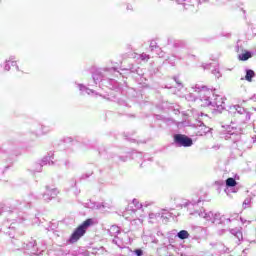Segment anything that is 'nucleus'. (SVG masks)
Segmentation results:
<instances>
[{
  "mask_svg": "<svg viewBox=\"0 0 256 256\" xmlns=\"http://www.w3.org/2000/svg\"><path fill=\"white\" fill-rule=\"evenodd\" d=\"M196 127V135L197 137H203L204 135H207V133H210L211 128H209L203 121L199 120L197 124H195Z\"/></svg>",
  "mask_w": 256,
  "mask_h": 256,
  "instance_id": "a211bd4d",
  "label": "nucleus"
},
{
  "mask_svg": "<svg viewBox=\"0 0 256 256\" xmlns=\"http://www.w3.org/2000/svg\"><path fill=\"white\" fill-rule=\"evenodd\" d=\"M192 239H194V241H198V243H199V241L201 240V238H199V237H197V236L192 237Z\"/></svg>",
  "mask_w": 256,
  "mask_h": 256,
  "instance_id": "49530a36",
  "label": "nucleus"
},
{
  "mask_svg": "<svg viewBox=\"0 0 256 256\" xmlns=\"http://www.w3.org/2000/svg\"><path fill=\"white\" fill-rule=\"evenodd\" d=\"M198 89L209 90L208 88H206V86H200L199 84H196L194 87L191 88V91L188 94H186V100L197 101V99H199V101H201V93L198 91Z\"/></svg>",
  "mask_w": 256,
  "mask_h": 256,
  "instance_id": "f8f14e48",
  "label": "nucleus"
},
{
  "mask_svg": "<svg viewBox=\"0 0 256 256\" xmlns=\"http://www.w3.org/2000/svg\"><path fill=\"white\" fill-rule=\"evenodd\" d=\"M150 50H151V51H160L161 48H159V47L157 46V42L151 41V42H150Z\"/></svg>",
  "mask_w": 256,
  "mask_h": 256,
  "instance_id": "2f4dec72",
  "label": "nucleus"
},
{
  "mask_svg": "<svg viewBox=\"0 0 256 256\" xmlns=\"http://www.w3.org/2000/svg\"><path fill=\"white\" fill-rule=\"evenodd\" d=\"M223 233H225V229H220V230L218 231V235H223Z\"/></svg>",
  "mask_w": 256,
  "mask_h": 256,
  "instance_id": "a18cd8bd",
  "label": "nucleus"
},
{
  "mask_svg": "<svg viewBox=\"0 0 256 256\" xmlns=\"http://www.w3.org/2000/svg\"><path fill=\"white\" fill-rule=\"evenodd\" d=\"M209 0H191L189 3H184V9L186 11H190L191 13H197L199 11V5H203V3H208Z\"/></svg>",
  "mask_w": 256,
  "mask_h": 256,
  "instance_id": "4468645a",
  "label": "nucleus"
},
{
  "mask_svg": "<svg viewBox=\"0 0 256 256\" xmlns=\"http://www.w3.org/2000/svg\"><path fill=\"white\" fill-rule=\"evenodd\" d=\"M236 51L237 53H239V46H236Z\"/></svg>",
  "mask_w": 256,
  "mask_h": 256,
  "instance_id": "5fc2aeb1",
  "label": "nucleus"
},
{
  "mask_svg": "<svg viewBox=\"0 0 256 256\" xmlns=\"http://www.w3.org/2000/svg\"><path fill=\"white\" fill-rule=\"evenodd\" d=\"M241 135H243V129L234 125H228L222 134V139L232 141L235 145L234 147H236L238 151H247V149H251V141L241 140Z\"/></svg>",
  "mask_w": 256,
  "mask_h": 256,
  "instance_id": "20e7f679",
  "label": "nucleus"
},
{
  "mask_svg": "<svg viewBox=\"0 0 256 256\" xmlns=\"http://www.w3.org/2000/svg\"><path fill=\"white\" fill-rule=\"evenodd\" d=\"M230 113H234V117H237L240 115L244 121H250L251 120V112L245 110V108L236 105L230 107Z\"/></svg>",
  "mask_w": 256,
  "mask_h": 256,
  "instance_id": "9b49d317",
  "label": "nucleus"
},
{
  "mask_svg": "<svg viewBox=\"0 0 256 256\" xmlns=\"http://www.w3.org/2000/svg\"><path fill=\"white\" fill-rule=\"evenodd\" d=\"M203 202H205V199L200 197L198 199H192V201H188L184 204V207H187L190 211V215H198V217H202V219H205L206 221H210L213 225L219 226V225H225L226 223H231V219H226L224 216H221L220 213H213V211H205V209H197L198 207H201L203 205Z\"/></svg>",
  "mask_w": 256,
  "mask_h": 256,
  "instance_id": "f03ea898",
  "label": "nucleus"
},
{
  "mask_svg": "<svg viewBox=\"0 0 256 256\" xmlns=\"http://www.w3.org/2000/svg\"><path fill=\"white\" fill-rule=\"evenodd\" d=\"M140 59L141 61H149V59H151V56H149V54L142 53L140 54Z\"/></svg>",
  "mask_w": 256,
  "mask_h": 256,
  "instance_id": "72a5a7b5",
  "label": "nucleus"
},
{
  "mask_svg": "<svg viewBox=\"0 0 256 256\" xmlns=\"http://www.w3.org/2000/svg\"><path fill=\"white\" fill-rule=\"evenodd\" d=\"M249 205H251V197H247L244 200V202L242 204V207H243V209H247V207H249Z\"/></svg>",
  "mask_w": 256,
  "mask_h": 256,
  "instance_id": "473e14b6",
  "label": "nucleus"
},
{
  "mask_svg": "<svg viewBox=\"0 0 256 256\" xmlns=\"http://www.w3.org/2000/svg\"><path fill=\"white\" fill-rule=\"evenodd\" d=\"M95 223V220L92 218L86 219L83 223H81L71 234L67 243L73 245V243H77L81 237H83L87 233V229L91 227Z\"/></svg>",
  "mask_w": 256,
  "mask_h": 256,
  "instance_id": "423d86ee",
  "label": "nucleus"
},
{
  "mask_svg": "<svg viewBox=\"0 0 256 256\" xmlns=\"http://www.w3.org/2000/svg\"><path fill=\"white\" fill-rule=\"evenodd\" d=\"M246 251H247V249H244V250L242 251V253L245 255Z\"/></svg>",
  "mask_w": 256,
  "mask_h": 256,
  "instance_id": "6e6d98bb",
  "label": "nucleus"
},
{
  "mask_svg": "<svg viewBox=\"0 0 256 256\" xmlns=\"http://www.w3.org/2000/svg\"><path fill=\"white\" fill-rule=\"evenodd\" d=\"M252 101H256V95L254 94L251 98Z\"/></svg>",
  "mask_w": 256,
  "mask_h": 256,
  "instance_id": "8fccbe9b",
  "label": "nucleus"
},
{
  "mask_svg": "<svg viewBox=\"0 0 256 256\" xmlns=\"http://www.w3.org/2000/svg\"><path fill=\"white\" fill-rule=\"evenodd\" d=\"M91 175H93V172L83 174V175L81 176V179H89V177H91Z\"/></svg>",
  "mask_w": 256,
  "mask_h": 256,
  "instance_id": "4c0bfd02",
  "label": "nucleus"
},
{
  "mask_svg": "<svg viewBox=\"0 0 256 256\" xmlns=\"http://www.w3.org/2000/svg\"><path fill=\"white\" fill-rule=\"evenodd\" d=\"M115 151V148H107L103 145L98 148V153L101 157H104L105 159H115L116 157V161L125 163V161H127V156H115Z\"/></svg>",
  "mask_w": 256,
  "mask_h": 256,
  "instance_id": "1a4fd4ad",
  "label": "nucleus"
},
{
  "mask_svg": "<svg viewBox=\"0 0 256 256\" xmlns=\"http://www.w3.org/2000/svg\"><path fill=\"white\" fill-rule=\"evenodd\" d=\"M254 53L253 51L244 50L241 54H238L239 61H249L251 57H253Z\"/></svg>",
  "mask_w": 256,
  "mask_h": 256,
  "instance_id": "5701e85b",
  "label": "nucleus"
},
{
  "mask_svg": "<svg viewBox=\"0 0 256 256\" xmlns=\"http://www.w3.org/2000/svg\"><path fill=\"white\" fill-rule=\"evenodd\" d=\"M55 159L53 152H49L47 156L42 158V160L39 162H36L34 164V168L32 169L33 173H41L43 171L44 165H49L50 167H55L57 165V160Z\"/></svg>",
  "mask_w": 256,
  "mask_h": 256,
  "instance_id": "6e6552de",
  "label": "nucleus"
},
{
  "mask_svg": "<svg viewBox=\"0 0 256 256\" xmlns=\"http://www.w3.org/2000/svg\"><path fill=\"white\" fill-rule=\"evenodd\" d=\"M63 142L66 144H71L73 143V139L71 137H66L63 139Z\"/></svg>",
  "mask_w": 256,
  "mask_h": 256,
  "instance_id": "e433bc0d",
  "label": "nucleus"
},
{
  "mask_svg": "<svg viewBox=\"0 0 256 256\" xmlns=\"http://www.w3.org/2000/svg\"><path fill=\"white\" fill-rule=\"evenodd\" d=\"M236 186H237V180H235V178L230 177L226 179L225 193H227V191H229L230 189H233V187H236Z\"/></svg>",
  "mask_w": 256,
  "mask_h": 256,
  "instance_id": "393cba45",
  "label": "nucleus"
},
{
  "mask_svg": "<svg viewBox=\"0 0 256 256\" xmlns=\"http://www.w3.org/2000/svg\"><path fill=\"white\" fill-rule=\"evenodd\" d=\"M173 79L178 87H183V83H181V80H179V76H174Z\"/></svg>",
  "mask_w": 256,
  "mask_h": 256,
  "instance_id": "f704fd0d",
  "label": "nucleus"
},
{
  "mask_svg": "<svg viewBox=\"0 0 256 256\" xmlns=\"http://www.w3.org/2000/svg\"><path fill=\"white\" fill-rule=\"evenodd\" d=\"M33 199H41V197L30 194L25 200H15L10 205L0 202V217L3 219L4 227H9L7 223H11V221H16V223L27 221V214L23 213V209L31 207Z\"/></svg>",
  "mask_w": 256,
  "mask_h": 256,
  "instance_id": "f257e3e1",
  "label": "nucleus"
},
{
  "mask_svg": "<svg viewBox=\"0 0 256 256\" xmlns=\"http://www.w3.org/2000/svg\"><path fill=\"white\" fill-rule=\"evenodd\" d=\"M250 243H256V240H252V241H250Z\"/></svg>",
  "mask_w": 256,
  "mask_h": 256,
  "instance_id": "4d7b16f0",
  "label": "nucleus"
},
{
  "mask_svg": "<svg viewBox=\"0 0 256 256\" xmlns=\"http://www.w3.org/2000/svg\"><path fill=\"white\" fill-rule=\"evenodd\" d=\"M153 217H160L161 219H166L169 220V218L171 217V213L162 210V212L156 213V214H150V219H153Z\"/></svg>",
  "mask_w": 256,
  "mask_h": 256,
  "instance_id": "b1692460",
  "label": "nucleus"
},
{
  "mask_svg": "<svg viewBox=\"0 0 256 256\" xmlns=\"http://www.w3.org/2000/svg\"><path fill=\"white\" fill-rule=\"evenodd\" d=\"M134 255L143 256V250L141 248L134 250Z\"/></svg>",
  "mask_w": 256,
  "mask_h": 256,
  "instance_id": "c9c22d12",
  "label": "nucleus"
},
{
  "mask_svg": "<svg viewBox=\"0 0 256 256\" xmlns=\"http://www.w3.org/2000/svg\"><path fill=\"white\" fill-rule=\"evenodd\" d=\"M15 223H19L17 221H11L8 222L7 225L8 227L6 228L5 225H3L2 221V228L0 227V233L3 231V233H6L10 237V239H15Z\"/></svg>",
  "mask_w": 256,
  "mask_h": 256,
  "instance_id": "2eb2a0df",
  "label": "nucleus"
},
{
  "mask_svg": "<svg viewBox=\"0 0 256 256\" xmlns=\"http://www.w3.org/2000/svg\"><path fill=\"white\" fill-rule=\"evenodd\" d=\"M104 71H105V72L109 71L110 73H113V72L117 71V68H115V67H112V68H105Z\"/></svg>",
  "mask_w": 256,
  "mask_h": 256,
  "instance_id": "ea45409f",
  "label": "nucleus"
},
{
  "mask_svg": "<svg viewBox=\"0 0 256 256\" xmlns=\"http://www.w3.org/2000/svg\"><path fill=\"white\" fill-rule=\"evenodd\" d=\"M253 77H255V71H253L252 69H246V75H245L246 81L251 83V81H253Z\"/></svg>",
  "mask_w": 256,
  "mask_h": 256,
  "instance_id": "c756f323",
  "label": "nucleus"
},
{
  "mask_svg": "<svg viewBox=\"0 0 256 256\" xmlns=\"http://www.w3.org/2000/svg\"><path fill=\"white\" fill-rule=\"evenodd\" d=\"M156 235H157L158 237H163V232L158 231Z\"/></svg>",
  "mask_w": 256,
  "mask_h": 256,
  "instance_id": "de8ad7c7",
  "label": "nucleus"
},
{
  "mask_svg": "<svg viewBox=\"0 0 256 256\" xmlns=\"http://www.w3.org/2000/svg\"><path fill=\"white\" fill-rule=\"evenodd\" d=\"M12 245H15L17 247V251L20 249H24L26 255L30 256H43L45 255V250H40L37 246V241L33 238L26 242H21L17 239H14L11 241Z\"/></svg>",
  "mask_w": 256,
  "mask_h": 256,
  "instance_id": "39448f33",
  "label": "nucleus"
},
{
  "mask_svg": "<svg viewBox=\"0 0 256 256\" xmlns=\"http://www.w3.org/2000/svg\"><path fill=\"white\" fill-rule=\"evenodd\" d=\"M108 233L109 235H111V237H118L121 233V230L118 228L117 225H112L110 229H108Z\"/></svg>",
  "mask_w": 256,
  "mask_h": 256,
  "instance_id": "a878e982",
  "label": "nucleus"
},
{
  "mask_svg": "<svg viewBox=\"0 0 256 256\" xmlns=\"http://www.w3.org/2000/svg\"><path fill=\"white\" fill-rule=\"evenodd\" d=\"M196 229H197L198 231H202V230H203L202 227H196Z\"/></svg>",
  "mask_w": 256,
  "mask_h": 256,
  "instance_id": "3c124183",
  "label": "nucleus"
},
{
  "mask_svg": "<svg viewBox=\"0 0 256 256\" xmlns=\"http://www.w3.org/2000/svg\"><path fill=\"white\" fill-rule=\"evenodd\" d=\"M231 234L238 239V241H243V232L239 230L238 228L230 230Z\"/></svg>",
  "mask_w": 256,
  "mask_h": 256,
  "instance_id": "c85d7f7f",
  "label": "nucleus"
},
{
  "mask_svg": "<svg viewBox=\"0 0 256 256\" xmlns=\"http://www.w3.org/2000/svg\"><path fill=\"white\" fill-rule=\"evenodd\" d=\"M203 70L206 71L209 69L212 73V75H215L216 79H219L221 77V72L219 71V64L217 63H208L202 65Z\"/></svg>",
  "mask_w": 256,
  "mask_h": 256,
  "instance_id": "6ab92c4d",
  "label": "nucleus"
},
{
  "mask_svg": "<svg viewBox=\"0 0 256 256\" xmlns=\"http://www.w3.org/2000/svg\"><path fill=\"white\" fill-rule=\"evenodd\" d=\"M172 1H175L178 5H183L185 7V0H172Z\"/></svg>",
  "mask_w": 256,
  "mask_h": 256,
  "instance_id": "58836bf2",
  "label": "nucleus"
},
{
  "mask_svg": "<svg viewBox=\"0 0 256 256\" xmlns=\"http://www.w3.org/2000/svg\"><path fill=\"white\" fill-rule=\"evenodd\" d=\"M53 131V127L49 125L44 124H38L36 125V128H33L31 130L32 135H35V137H41L42 135H49Z\"/></svg>",
  "mask_w": 256,
  "mask_h": 256,
  "instance_id": "ddd939ff",
  "label": "nucleus"
},
{
  "mask_svg": "<svg viewBox=\"0 0 256 256\" xmlns=\"http://www.w3.org/2000/svg\"><path fill=\"white\" fill-rule=\"evenodd\" d=\"M232 193H237V191H235V190H232Z\"/></svg>",
  "mask_w": 256,
  "mask_h": 256,
  "instance_id": "13d9d810",
  "label": "nucleus"
},
{
  "mask_svg": "<svg viewBox=\"0 0 256 256\" xmlns=\"http://www.w3.org/2000/svg\"><path fill=\"white\" fill-rule=\"evenodd\" d=\"M110 81H111V83H113V79H111Z\"/></svg>",
  "mask_w": 256,
  "mask_h": 256,
  "instance_id": "bf43d9fd",
  "label": "nucleus"
},
{
  "mask_svg": "<svg viewBox=\"0 0 256 256\" xmlns=\"http://www.w3.org/2000/svg\"><path fill=\"white\" fill-rule=\"evenodd\" d=\"M92 78H93L95 85H97L98 83H102V81H105V75H103V71H101V70H96L92 74Z\"/></svg>",
  "mask_w": 256,
  "mask_h": 256,
  "instance_id": "4be33fe9",
  "label": "nucleus"
},
{
  "mask_svg": "<svg viewBox=\"0 0 256 256\" xmlns=\"http://www.w3.org/2000/svg\"><path fill=\"white\" fill-rule=\"evenodd\" d=\"M201 99V107H209L214 113H223L225 111V98L215 95L213 90H203L198 88Z\"/></svg>",
  "mask_w": 256,
  "mask_h": 256,
  "instance_id": "7ed1b4c3",
  "label": "nucleus"
},
{
  "mask_svg": "<svg viewBox=\"0 0 256 256\" xmlns=\"http://www.w3.org/2000/svg\"><path fill=\"white\" fill-rule=\"evenodd\" d=\"M222 253H229L231 250H229V248H226L225 246H223V250H221Z\"/></svg>",
  "mask_w": 256,
  "mask_h": 256,
  "instance_id": "c03bdc74",
  "label": "nucleus"
},
{
  "mask_svg": "<svg viewBox=\"0 0 256 256\" xmlns=\"http://www.w3.org/2000/svg\"><path fill=\"white\" fill-rule=\"evenodd\" d=\"M133 204L135 205L136 209H143V207H149V206L153 205V202L139 203L138 199H134Z\"/></svg>",
  "mask_w": 256,
  "mask_h": 256,
  "instance_id": "bb28decb",
  "label": "nucleus"
},
{
  "mask_svg": "<svg viewBox=\"0 0 256 256\" xmlns=\"http://www.w3.org/2000/svg\"><path fill=\"white\" fill-rule=\"evenodd\" d=\"M64 165H65V167H66L67 169H69V167H71V161L65 160V161H64Z\"/></svg>",
  "mask_w": 256,
  "mask_h": 256,
  "instance_id": "a19ab883",
  "label": "nucleus"
},
{
  "mask_svg": "<svg viewBox=\"0 0 256 256\" xmlns=\"http://www.w3.org/2000/svg\"><path fill=\"white\" fill-rule=\"evenodd\" d=\"M57 195H59V190H57V188H51L49 186H46V191L42 195V199H44L46 203H49V201H51V199H55Z\"/></svg>",
  "mask_w": 256,
  "mask_h": 256,
  "instance_id": "dca6fc26",
  "label": "nucleus"
},
{
  "mask_svg": "<svg viewBox=\"0 0 256 256\" xmlns=\"http://www.w3.org/2000/svg\"><path fill=\"white\" fill-rule=\"evenodd\" d=\"M74 85L79 90L80 95H92L93 93H95V90L85 86L84 84L75 82Z\"/></svg>",
  "mask_w": 256,
  "mask_h": 256,
  "instance_id": "aec40b11",
  "label": "nucleus"
},
{
  "mask_svg": "<svg viewBox=\"0 0 256 256\" xmlns=\"http://www.w3.org/2000/svg\"><path fill=\"white\" fill-rule=\"evenodd\" d=\"M112 243L114 245H117V247H121V245H123V240H121V238H119V236H114Z\"/></svg>",
  "mask_w": 256,
  "mask_h": 256,
  "instance_id": "7c9ffc66",
  "label": "nucleus"
},
{
  "mask_svg": "<svg viewBox=\"0 0 256 256\" xmlns=\"http://www.w3.org/2000/svg\"><path fill=\"white\" fill-rule=\"evenodd\" d=\"M55 230V227L51 226L49 231H54Z\"/></svg>",
  "mask_w": 256,
  "mask_h": 256,
  "instance_id": "603ef678",
  "label": "nucleus"
},
{
  "mask_svg": "<svg viewBox=\"0 0 256 256\" xmlns=\"http://www.w3.org/2000/svg\"><path fill=\"white\" fill-rule=\"evenodd\" d=\"M171 41H172L171 39H168V45H171Z\"/></svg>",
  "mask_w": 256,
  "mask_h": 256,
  "instance_id": "864d4df0",
  "label": "nucleus"
},
{
  "mask_svg": "<svg viewBox=\"0 0 256 256\" xmlns=\"http://www.w3.org/2000/svg\"><path fill=\"white\" fill-rule=\"evenodd\" d=\"M173 139L176 147H191L193 145V139L185 134H174Z\"/></svg>",
  "mask_w": 256,
  "mask_h": 256,
  "instance_id": "9d476101",
  "label": "nucleus"
},
{
  "mask_svg": "<svg viewBox=\"0 0 256 256\" xmlns=\"http://www.w3.org/2000/svg\"><path fill=\"white\" fill-rule=\"evenodd\" d=\"M126 9L127 11H133V5L127 4Z\"/></svg>",
  "mask_w": 256,
  "mask_h": 256,
  "instance_id": "37998d69",
  "label": "nucleus"
},
{
  "mask_svg": "<svg viewBox=\"0 0 256 256\" xmlns=\"http://www.w3.org/2000/svg\"><path fill=\"white\" fill-rule=\"evenodd\" d=\"M168 63L172 65V67H175V60H171V58H168Z\"/></svg>",
  "mask_w": 256,
  "mask_h": 256,
  "instance_id": "79ce46f5",
  "label": "nucleus"
},
{
  "mask_svg": "<svg viewBox=\"0 0 256 256\" xmlns=\"http://www.w3.org/2000/svg\"><path fill=\"white\" fill-rule=\"evenodd\" d=\"M11 66L16 67V71H21L19 65H17V61H15V56H10L8 60L0 64V67H2L4 71H11Z\"/></svg>",
  "mask_w": 256,
  "mask_h": 256,
  "instance_id": "f3484780",
  "label": "nucleus"
},
{
  "mask_svg": "<svg viewBox=\"0 0 256 256\" xmlns=\"http://www.w3.org/2000/svg\"><path fill=\"white\" fill-rule=\"evenodd\" d=\"M173 47L172 57L178 59V61H183L186 57H195V55H189L187 42L185 40H175Z\"/></svg>",
  "mask_w": 256,
  "mask_h": 256,
  "instance_id": "0eeeda50",
  "label": "nucleus"
},
{
  "mask_svg": "<svg viewBox=\"0 0 256 256\" xmlns=\"http://www.w3.org/2000/svg\"><path fill=\"white\" fill-rule=\"evenodd\" d=\"M84 207H86L87 209H98V210L105 209V205L103 203L93 202L91 200L86 202L84 204Z\"/></svg>",
  "mask_w": 256,
  "mask_h": 256,
  "instance_id": "412c9836",
  "label": "nucleus"
},
{
  "mask_svg": "<svg viewBox=\"0 0 256 256\" xmlns=\"http://www.w3.org/2000/svg\"><path fill=\"white\" fill-rule=\"evenodd\" d=\"M176 237H178V239H181V241H185V239H189L190 235H189V232L187 230H180L176 234Z\"/></svg>",
  "mask_w": 256,
  "mask_h": 256,
  "instance_id": "cd10ccee",
  "label": "nucleus"
},
{
  "mask_svg": "<svg viewBox=\"0 0 256 256\" xmlns=\"http://www.w3.org/2000/svg\"><path fill=\"white\" fill-rule=\"evenodd\" d=\"M152 243L157 244V243H159V240H157V238H152Z\"/></svg>",
  "mask_w": 256,
  "mask_h": 256,
  "instance_id": "09e8293b",
  "label": "nucleus"
}]
</instances>
